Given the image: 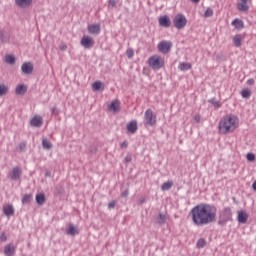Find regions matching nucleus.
<instances>
[{"label": "nucleus", "mask_w": 256, "mask_h": 256, "mask_svg": "<svg viewBox=\"0 0 256 256\" xmlns=\"http://www.w3.org/2000/svg\"><path fill=\"white\" fill-rule=\"evenodd\" d=\"M27 145L25 144V142H22L20 145H19V149H20V151H25V147H26Z\"/></svg>", "instance_id": "09e8293b"}, {"label": "nucleus", "mask_w": 256, "mask_h": 256, "mask_svg": "<svg viewBox=\"0 0 256 256\" xmlns=\"http://www.w3.org/2000/svg\"><path fill=\"white\" fill-rule=\"evenodd\" d=\"M204 17H213V9L207 8L204 12Z\"/></svg>", "instance_id": "4c0bfd02"}, {"label": "nucleus", "mask_w": 256, "mask_h": 256, "mask_svg": "<svg viewBox=\"0 0 256 256\" xmlns=\"http://www.w3.org/2000/svg\"><path fill=\"white\" fill-rule=\"evenodd\" d=\"M127 193H122V197H127Z\"/></svg>", "instance_id": "4d7b16f0"}, {"label": "nucleus", "mask_w": 256, "mask_h": 256, "mask_svg": "<svg viewBox=\"0 0 256 256\" xmlns=\"http://www.w3.org/2000/svg\"><path fill=\"white\" fill-rule=\"evenodd\" d=\"M21 175H23V170L19 166L14 167L9 173V177L12 181H19Z\"/></svg>", "instance_id": "0eeeda50"}, {"label": "nucleus", "mask_w": 256, "mask_h": 256, "mask_svg": "<svg viewBox=\"0 0 256 256\" xmlns=\"http://www.w3.org/2000/svg\"><path fill=\"white\" fill-rule=\"evenodd\" d=\"M239 125V119L235 114H227L222 117L218 124V131L223 135H227V133H233L235 129H237Z\"/></svg>", "instance_id": "f03ea898"}, {"label": "nucleus", "mask_w": 256, "mask_h": 256, "mask_svg": "<svg viewBox=\"0 0 256 256\" xmlns=\"http://www.w3.org/2000/svg\"><path fill=\"white\" fill-rule=\"evenodd\" d=\"M133 160V158L131 157V155H126V157L124 158V163H131V161Z\"/></svg>", "instance_id": "37998d69"}, {"label": "nucleus", "mask_w": 256, "mask_h": 256, "mask_svg": "<svg viewBox=\"0 0 256 256\" xmlns=\"http://www.w3.org/2000/svg\"><path fill=\"white\" fill-rule=\"evenodd\" d=\"M157 123V115L153 113V110L147 109L144 113V125L145 127H153Z\"/></svg>", "instance_id": "39448f33"}, {"label": "nucleus", "mask_w": 256, "mask_h": 256, "mask_svg": "<svg viewBox=\"0 0 256 256\" xmlns=\"http://www.w3.org/2000/svg\"><path fill=\"white\" fill-rule=\"evenodd\" d=\"M46 201H47V198H45V194L44 193L36 194V203L38 205H45Z\"/></svg>", "instance_id": "b1692460"}, {"label": "nucleus", "mask_w": 256, "mask_h": 256, "mask_svg": "<svg viewBox=\"0 0 256 256\" xmlns=\"http://www.w3.org/2000/svg\"><path fill=\"white\" fill-rule=\"evenodd\" d=\"M231 25H233L236 29H243L244 24L242 22V20L240 19H234L231 23Z\"/></svg>", "instance_id": "a878e982"}, {"label": "nucleus", "mask_w": 256, "mask_h": 256, "mask_svg": "<svg viewBox=\"0 0 256 256\" xmlns=\"http://www.w3.org/2000/svg\"><path fill=\"white\" fill-rule=\"evenodd\" d=\"M80 44L85 49H91V47H93V45H95V40H93V38L90 36H83L81 38Z\"/></svg>", "instance_id": "6e6552de"}, {"label": "nucleus", "mask_w": 256, "mask_h": 256, "mask_svg": "<svg viewBox=\"0 0 256 256\" xmlns=\"http://www.w3.org/2000/svg\"><path fill=\"white\" fill-rule=\"evenodd\" d=\"M60 51H67V45L66 44H62L59 46Z\"/></svg>", "instance_id": "8fccbe9b"}, {"label": "nucleus", "mask_w": 256, "mask_h": 256, "mask_svg": "<svg viewBox=\"0 0 256 256\" xmlns=\"http://www.w3.org/2000/svg\"><path fill=\"white\" fill-rule=\"evenodd\" d=\"M0 41L5 43V34H3V32H0Z\"/></svg>", "instance_id": "3c124183"}, {"label": "nucleus", "mask_w": 256, "mask_h": 256, "mask_svg": "<svg viewBox=\"0 0 256 256\" xmlns=\"http://www.w3.org/2000/svg\"><path fill=\"white\" fill-rule=\"evenodd\" d=\"M190 215L196 227H205L217 221V207L211 204L201 203L191 209Z\"/></svg>", "instance_id": "f257e3e1"}, {"label": "nucleus", "mask_w": 256, "mask_h": 256, "mask_svg": "<svg viewBox=\"0 0 256 256\" xmlns=\"http://www.w3.org/2000/svg\"><path fill=\"white\" fill-rule=\"evenodd\" d=\"M16 95H25L27 93V86L20 84L15 89Z\"/></svg>", "instance_id": "5701e85b"}, {"label": "nucleus", "mask_w": 256, "mask_h": 256, "mask_svg": "<svg viewBox=\"0 0 256 256\" xmlns=\"http://www.w3.org/2000/svg\"><path fill=\"white\" fill-rule=\"evenodd\" d=\"M173 24L176 29H185L187 25V18L183 14H177L173 19Z\"/></svg>", "instance_id": "423d86ee"}, {"label": "nucleus", "mask_w": 256, "mask_h": 256, "mask_svg": "<svg viewBox=\"0 0 256 256\" xmlns=\"http://www.w3.org/2000/svg\"><path fill=\"white\" fill-rule=\"evenodd\" d=\"M137 129V121H131L127 124V131H129V133H137Z\"/></svg>", "instance_id": "aec40b11"}, {"label": "nucleus", "mask_w": 256, "mask_h": 256, "mask_svg": "<svg viewBox=\"0 0 256 256\" xmlns=\"http://www.w3.org/2000/svg\"><path fill=\"white\" fill-rule=\"evenodd\" d=\"M101 87H103V82H101V81H96L92 85L93 91H99L101 89Z\"/></svg>", "instance_id": "473e14b6"}, {"label": "nucleus", "mask_w": 256, "mask_h": 256, "mask_svg": "<svg viewBox=\"0 0 256 256\" xmlns=\"http://www.w3.org/2000/svg\"><path fill=\"white\" fill-rule=\"evenodd\" d=\"M33 64L31 62H25L21 66V71L24 75H31L33 73Z\"/></svg>", "instance_id": "1a4fd4ad"}, {"label": "nucleus", "mask_w": 256, "mask_h": 256, "mask_svg": "<svg viewBox=\"0 0 256 256\" xmlns=\"http://www.w3.org/2000/svg\"><path fill=\"white\" fill-rule=\"evenodd\" d=\"M159 25H160V27H165V28L171 27V19L169 18V16L164 15V16L160 17Z\"/></svg>", "instance_id": "ddd939ff"}, {"label": "nucleus", "mask_w": 256, "mask_h": 256, "mask_svg": "<svg viewBox=\"0 0 256 256\" xmlns=\"http://www.w3.org/2000/svg\"><path fill=\"white\" fill-rule=\"evenodd\" d=\"M209 103H211V105H214L217 109L221 107V102H219V100H217L216 98L210 99Z\"/></svg>", "instance_id": "f704fd0d"}, {"label": "nucleus", "mask_w": 256, "mask_h": 256, "mask_svg": "<svg viewBox=\"0 0 256 256\" xmlns=\"http://www.w3.org/2000/svg\"><path fill=\"white\" fill-rule=\"evenodd\" d=\"M247 85H255V79H253V78L248 79Z\"/></svg>", "instance_id": "de8ad7c7"}, {"label": "nucleus", "mask_w": 256, "mask_h": 256, "mask_svg": "<svg viewBox=\"0 0 256 256\" xmlns=\"http://www.w3.org/2000/svg\"><path fill=\"white\" fill-rule=\"evenodd\" d=\"M233 212L230 207L224 208L219 214L218 225H225L228 221H231Z\"/></svg>", "instance_id": "20e7f679"}, {"label": "nucleus", "mask_w": 256, "mask_h": 256, "mask_svg": "<svg viewBox=\"0 0 256 256\" xmlns=\"http://www.w3.org/2000/svg\"><path fill=\"white\" fill-rule=\"evenodd\" d=\"M194 120L196 121V123H199L201 121V118L199 117V115H196L194 117Z\"/></svg>", "instance_id": "603ef678"}, {"label": "nucleus", "mask_w": 256, "mask_h": 256, "mask_svg": "<svg viewBox=\"0 0 256 256\" xmlns=\"http://www.w3.org/2000/svg\"><path fill=\"white\" fill-rule=\"evenodd\" d=\"M95 151H97L96 149L92 150V153H95Z\"/></svg>", "instance_id": "13d9d810"}, {"label": "nucleus", "mask_w": 256, "mask_h": 256, "mask_svg": "<svg viewBox=\"0 0 256 256\" xmlns=\"http://www.w3.org/2000/svg\"><path fill=\"white\" fill-rule=\"evenodd\" d=\"M205 245H207V240H205V238L198 239V241L196 243V247L198 249H203V247H205Z\"/></svg>", "instance_id": "c85d7f7f"}, {"label": "nucleus", "mask_w": 256, "mask_h": 256, "mask_svg": "<svg viewBox=\"0 0 256 256\" xmlns=\"http://www.w3.org/2000/svg\"><path fill=\"white\" fill-rule=\"evenodd\" d=\"M9 93V87L5 84H0V97H4Z\"/></svg>", "instance_id": "bb28decb"}, {"label": "nucleus", "mask_w": 256, "mask_h": 256, "mask_svg": "<svg viewBox=\"0 0 256 256\" xmlns=\"http://www.w3.org/2000/svg\"><path fill=\"white\" fill-rule=\"evenodd\" d=\"M33 3V0H15V4L17 7H22V9H25Z\"/></svg>", "instance_id": "2eb2a0df"}, {"label": "nucleus", "mask_w": 256, "mask_h": 256, "mask_svg": "<svg viewBox=\"0 0 256 256\" xmlns=\"http://www.w3.org/2000/svg\"><path fill=\"white\" fill-rule=\"evenodd\" d=\"M173 185H174L173 181H167L162 184L161 189L162 191H169V189H171Z\"/></svg>", "instance_id": "cd10ccee"}, {"label": "nucleus", "mask_w": 256, "mask_h": 256, "mask_svg": "<svg viewBox=\"0 0 256 256\" xmlns=\"http://www.w3.org/2000/svg\"><path fill=\"white\" fill-rule=\"evenodd\" d=\"M126 55L128 59H133V55H135V51L133 50V48H128L126 50Z\"/></svg>", "instance_id": "e433bc0d"}, {"label": "nucleus", "mask_w": 256, "mask_h": 256, "mask_svg": "<svg viewBox=\"0 0 256 256\" xmlns=\"http://www.w3.org/2000/svg\"><path fill=\"white\" fill-rule=\"evenodd\" d=\"M42 146H43V149H47L48 151H49V149H52V147H53L51 142H49V140H47V139L42 140Z\"/></svg>", "instance_id": "7c9ffc66"}, {"label": "nucleus", "mask_w": 256, "mask_h": 256, "mask_svg": "<svg viewBox=\"0 0 256 256\" xmlns=\"http://www.w3.org/2000/svg\"><path fill=\"white\" fill-rule=\"evenodd\" d=\"M217 59H220L221 61H225V55L223 54V52H220L216 55Z\"/></svg>", "instance_id": "a19ab883"}, {"label": "nucleus", "mask_w": 256, "mask_h": 256, "mask_svg": "<svg viewBox=\"0 0 256 256\" xmlns=\"http://www.w3.org/2000/svg\"><path fill=\"white\" fill-rule=\"evenodd\" d=\"M5 241H7V235L5 234V232H2L0 235V242L5 243Z\"/></svg>", "instance_id": "ea45409f"}, {"label": "nucleus", "mask_w": 256, "mask_h": 256, "mask_svg": "<svg viewBox=\"0 0 256 256\" xmlns=\"http://www.w3.org/2000/svg\"><path fill=\"white\" fill-rule=\"evenodd\" d=\"M247 161L253 162L255 161V154L253 153H248L246 156Z\"/></svg>", "instance_id": "58836bf2"}, {"label": "nucleus", "mask_w": 256, "mask_h": 256, "mask_svg": "<svg viewBox=\"0 0 256 256\" xmlns=\"http://www.w3.org/2000/svg\"><path fill=\"white\" fill-rule=\"evenodd\" d=\"M4 255L13 256L15 255V246L8 244L4 247Z\"/></svg>", "instance_id": "a211bd4d"}, {"label": "nucleus", "mask_w": 256, "mask_h": 256, "mask_svg": "<svg viewBox=\"0 0 256 256\" xmlns=\"http://www.w3.org/2000/svg\"><path fill=\"white\" fill-rule=\"evenodd\" d=\"M146 201H147L146 197H141V198H139L138 203H139V205H143V203H145Z\"/></svg>", "instance_id": "a18cd8bd"}, {"label": "nucleus", "mask_w": 256, "mask_h": 256, "mask_svg": "<svg viewBox=\"0 0 256 256\" xmlns=\"http://www.w3.org/2000/svg\"><path fill=\"white\" fill-rule=\"evenodd\" d=\"M23 205H27V203H31V194H26L22 198Z\"/></svg>", "instance_id": "c9c22d12"}, {"label": "nucleus", "mask_w": 256, "mask_h": 256, "mask_svg": "<svg viewBox=\"0 0 256 256\" xmlns=\"http://www.w3.org/2000/svg\"><path fill=\"white\" fill-rule=\"evenodd\" d=\"M5 63L8 65H15V58L12 55H6Z\"/></svg>", "instance_id": "2f4dec72"}, {"label": "nucleus", "mask_w": 256, "mask_h": 256, "mask_svg": "<svg viewBox=\"0 0 256 256\" xmlns=\"http://www.w3.org/2000/svg\"><path fill=\"white\" fill-rule=\"evenodd\" d=\"M109 111H113L114 113H119V101L114 100L111 102V104L108 106Z\"/></svg>", "instance_id": "6ab92c4d"}, {"label": "nucleus", "mask_w": 256, "mask_h": 256, "mask_svg": "<svg viewBox=\"0 0 256 256\" xmlns=\"http://www.w3.org/2000/svg\"><path fill=\"white\" fill-rule=\"evenodd\" d=\"M158 51L160 53H167L168 51H171V42L162 41L158 44Z\"/></svg>", "instance_id": "9d476101"}, {"label": "nucleus", "mask_w": 256, "mask_h": 256, "mask_svg": "<svg viewBox=\"0 0 256 256\" xmlns=\"http://www.w3.org/2000/svg\"><path fill=\"white\" fill-rule=\"evenodd\" d=\"M247 219H249V215L247 214V212L241 210L238 212V222L240 223H247Z\"/></svg>", "instance_id": "f3484780"}, {"label": "nucleus", "mask_w": 256, "mask_h": 256, "mask_svg": "<svg viewBox=\"0 0 256 256\" xmlns=\"http://www.w3.org/2000/svg\"><path fill=\"white\" fill-rule=\"evenodd\" d=\"M241 95H242L243 99H249L251 97V90L243 89L241 91Z\"/></svg>", "instance_id": "72a5a7b5"}, {"label": "nucleus", "mask_w": 256, "mask_h": 256, "mask_svg": "<svg viewBox=\"0 0 256 256\" xmlns=\"http://www.w3.org/2000/svg\"><path fill=\"white\" fill-rule=\"evenodd\" d=\"M121 147L123 148H125L126 149V147H127V141H124L122 144H121Z\"/></svg>", "instance_id": "5fc2aeb1"}, {"label": "nucleus", "mask_w": 256, "mask_h": 256, "mask_svg": "<svg viewBox=\"0 0 256 256\" xmlns=\"http://www.w3.org/2000/svg\"><path fill=\"white\" fill-rule=\"evenodd\" d=\"M243 41V35L241 34H236L234 37H233V45L235 47H241L242 45V42Z\"/></svg>", "instance_id": "4be33fe9"}, {"label": "nucleus", "mask_w": 256, "mask_h": 256, "mask_svg": "<svg viewBox=\"0 0 256 256\" xmlns=\"http://www.w3.org/2000/svg\"><path fill=\"white\" fill-rule=\"evenodd\" d=\"M117 202H115V201H111V202H109V204H108V209H115V204H116Z\"/></svg>", "instance_id": "c03bdc74"}, {"label": "nucleus", "mask_w": 256, "mask_h": 256, "mask_svg": "<svg viewBox=\"0 0 256 256\" xmlns=\"http://www.w3.org/2000/svg\"><path fill=\"white\" fill-rule=\"evenodd\" d=\"M67 235H71L72 237L75 235H79V230L73 226V224H70L68 228L66 229Z\"/></svg>", "instance_id": "412c9836"}, {"label": "nucleus", "mask_w": 256, "mask_h": 256, "mask_svg": "<svg viewBox=\"0 0 256 256\" xmlns=\"http://www.w3.org/2000/svg\"><path fill=\"white\" fill-rule=\"evenodd\" d=\"M191 63H187V62H181L178 66V69L180 71H189V69H191Z\"/></svg>", "instance_id": "393cba45"}, {"label": "nucleus", "mask_w": 256, "mask_h": 256, "mask_svg": "<svg viewBox=\"0 0 256 256\" xmlns=\"http://www.w3.org/2000/svg\"><path fill=\"white\" fill-rule=\"evenodd\" d=\"M30 125L32 127H41V125H43V117L34 116L30 121Z\"/></svg>", "instance_id": "4468645a"}, {"label": "nucleus", "mask_w": 256, "mask_h": 256, "mask_svg": "<svg viewBox=\"0 0 256 256\" xmlns=\"http://www.w3.org/2000/svg\"><path fill=\"white\" fill-rule=\"evenodd\" d=\"M45 177H51V171L46 170V172H45Z\"/></svg>", "instance_id": "864d4df0"}, {"label": "nucleus", "mask_w": 256, "mask_h": 256, "mask_svg": "<svg viewBox=\"0 0 256 256\" xmlns=\"http://www.w3.org/2000/svg\"><path fill=\"white\" fill-rule=\"evenodd\" d=\"M3 213L6 217H11L15 215V208H13V205H6L3 207Z\"/></svg>", "instance_id": "dca6fc26"}, {"label": "nucleus", "mask_w": 256, "mask_h": 256, "mask_svg": "<svg viewBox=\"0 0 256 256\" xmlns=\"http://www.w3.org/2000/svg\"><path fill=\"white\" fill-rule=\"evenodd\" d=\"M148 65L154 71H159V69L165 67V60L161 56L154 55L148 59Z\"/></svg>", "instance_id": "7ed1b4c3"}, {"label": "nucleus", "mask_w": 256, "mask_h": 256, "mask_svg": "<svg viewBox=\"0 0 256 256\" xmlns=\"http://www.w3.org/2000/svg\"><path fill=\"white\" fill-rule=\"evenodd\" d=\"M192 3H199L201 0H191Z\"/></svg>", "instance_id": "6e6d98bb"}, {"label": "nucleus", "mask_w": 256, "mask_h": 256, "mask_svg": "<svg viewBox=\"0 0 256 256\" xmlns=\"http://www.w3.org/2000/svg\"><path fill=\"white\" fill-rule=\"evenodd\" d=\"M249 2H251V0H240V2L237 4L238 11L247 13V11H249V5H247V3Z\"/></svg>", "instance_id": "9b49d317"}, {"label": "nucleus", "mask_w": 256, "mask_h": 256, "mask_svg": "<svg viewBox=\"0 0 256 256\" xmlns=\"http://www.w3.org/2000/svg\"><path fill=\"white\" fill-rule=\"evenodd\" d=\"M50 111H51L52 115H58L59 114V109H57V107L50 108Z\"/></svg>", "instance_id": "79ce46f5"}, {"label": "nucleus", "mask_w": 256, "mask_h": 256, "mask_svg": "<svg viewBox=\"0 0 256 256\" xmlns=\"http://www.w3.org/2000/svg\"><path fill=\"white\" fill-rule=\"evenodd\" d=\"M109 5H111L112 7H116L117 6V0H109Z\"/></svg>", "instance_id": "49530a36"}, {"label": "nucleus", "mask_w": 256, "mask_h": 256, "mask_svg": "<svg viewBox=\"0 0 256 256\" xmlns=\"http://www.w3.org/2000/svg\"><path fill=\"white\" fill-rule=\"evenodd\" d=\"M88 32L91 35H99V33H101V25H99V24L88 25Z\"/></svg>", "instance_id": "f8f14e48"}, {"label": "nucleus", "mask_w": 256, "mask_h": 256, "mask_svg": "<svg viewBox=\"0 0 256 256\" xmlns=\"http://www.w3.org/2000/svg\"><path fill=\"white\" fill-rule=\"evenodd\" d=\"M166 217L165 214L160 213L157 217V223L158 225H165Z\"/></svg>", "instance_id": "c756f323"}]
</instances>
